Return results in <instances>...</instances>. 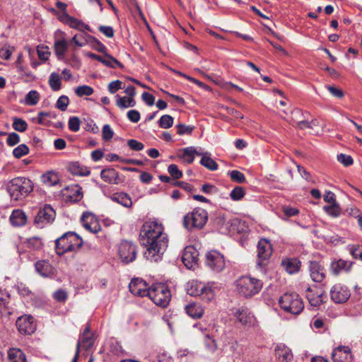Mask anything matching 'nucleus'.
<instances>
[{
  "label": "nucleus",
  "mask_w": 362,
  "mask_h": 362,
  "mask_svg": "<svg viewBox=\"0 0 362 362\" xmlns=\"http://www.w3.org/2000/svg\"><path fill=\"white\" fill-rule=\"evenodd\" d=\"M35 267L37 272L42 276L51 277L55 274L54 267L48 261H37Z\"/></svg>",
  "instance_id": "obj_23"
},
{
  "label": "nucleus",
  "mask_w": 362,
  "mask_h": 362,
  "mask_svg": "<svg viewBox=\"0 0 362 362\" xmlns=\"http://www.w3.org/2000/svg\"><path fill=\"white\" fill-rule=\"evenodd\" d=\"M55 218V211L50 205H45L40 209L35 218V222L40 227H43L45 224L49 223Z\"/></svg>",
  "instance_id": "obj_16"
},
{
  "label": "nucleus",
  "mask_w": 362,
  "mask_h": 362,
  "mask_svg": "<svg viewBox=\"0 0 362 362\" xmlns=\"http://www.w3.org/2000/svg\"><path fill=\"white\" fill-rule=\"evenodd\" d=\"M69 103V98L66 95H62L58 98L56 103V107L62 111H65L67 108Z\"/></svg>",
  "instance_id": "obj_55"
},
{
  "label": "nucleus",
  "mask_w": 362,
  "mask_h": 362,
  "mask_svg": "<svg viewBox=\"0 0 362 362\" xmlns=\"http://www.w3.org/2000/svg\"><path fill=\"white\" fill-rule=\"evenodd\" d=\"M187 292L193 296H200L203 300L211 301L215 296L212 284H205L197 280H192L187 285Z\"/></svg>",
  "instance_id": "obj_6"
},
{
  "label": "nucleus",
  "mask_w": 362,
  "mask_h": 362,
  "mask_svg": "<svg viewBox=\"0 0 362 362\" xmlns=\"http://www.w3.org/2000/svg\"><path fill=\"white\" fill-rule=\"evenodd\" d=\"M337 159L344 166H349L354 162L353 158L350 156L345 155L343 153H341L340 155H339L337 156Z\"/></svg>",
  "instance_id": "obj_64"
},
{
  "label": "nucleus",
  "mask_w": 362,
  "mask_h": 362,
  "mask_svg": "<svg viewBox=\"0 0 362 362\" xmlns=\"http://www.w3.org/2000/svg\"><path fill=\"white\" fill-rule=\"evenodd\" d=\"M352 267V262L344 259L332 261L330 264V269L334 275H338L341 272H349Z\"/></svg>",
  "instance_id": "obj_26"
},
{
  "label": "nucleus",
  "mask_w": 362,
  "mask_h": 362,
  "mask_svg": "<svg viewBox=\"0 0 362 362\" xmlns=\"http://www.w3.org/2000/svg\"><path fill=\"white\" fill-rule=\"evenodd\" d=\"M51 117L50 112H40L38 113L37 122L42 125L49 126V121L47 119V117Z\"/></svg>",
  "instance_id": "obj_61"
},
{
  "label": "nucleus",
  "mask_w": 362,
  "mask_h": 362,
  "mask_svg": "<svg viewBox=\"0 0 362 362\" xmlns=\"http://www.w3.org/2000/svg\"><path fill=\"white\" fill-rule=\"evenodd\" d=\"M325 211L332 217H338L341 214V209L337 203L330 204L329 206H325L323 207Z\"/></svg>",
  "instance_id": "obj_45"
},
{
  "label": "nucleus",
  "mask_w": 362,
  "mask_h": 362,
  "mask_svg": "<svg viewBox=\"0 0 362 362\" xmlns=\"http://www.w3.org/2000/svg\"><path fill=\"white\" fill-rule=\"evenodd\" d=\"M49 85L54 90H59L61 88V77L57 73H52L49 77Z\"/></svg>",
  "instance_id": "obj_42"
},
{
  "label": "nucleus",
  "mask_w": 362,
  "mask_h": 362,
  "mask_svg": "<svg viewBox=\"0 0 362 362\" xmlns=\"http://www.w3.org/2000/svg\"><path fill=\"white\" fill-rule=\"evenodd\" d=\"M279 304L285 312L297 315L304 309V303L300 296L295 292L285 293L279 300Z\"/></svg>",
  "instance_id": "obj_4"
},
{
  "label": "nucleus",
  "mask_w": 362,
  "mask_h": 362,
  "mask_svg": "<svg viewBox=\"0 0 362 362\" xmlns=\"http://www.w3.org/2000/svg\"><path fill=\"white\" fill-rule=\"evenodd\" d=\"M200 164L210 170L218 169V164L211 158V153L204 154L200 160Z\"/></svg>",
  "instance_id": "obj_38"
},
{
  "label": "nucleus",
  "mask_w": 362,
  "mask_h": 362,
  "mask_svg": "<svg viewBox=\"0 0 362 362\" xmlns=\"http://www.w3.org/2000/svg\"><path fill=\"white\" fill-rule=\"evenodd\" d=\"M272 254L271 243L266 239H261L257 244V267L262 269L266 267Z\"/></svg>",
  "instance_id": "obj_9"
},
{
  "label": "nucleus",
  "mask_w": 362,
  "mask_h": 362,
  "mask_svg": "<svg viewBox=\"0 0 362 362\" xmlns=\"http://www.w3.org/2000/svg\"><path fill=\"white\" fill-rule=\"evenodd\" d=\"M118 254L123 262H132L136 257V247L131 242L122 241L119 245Z\"/></svg>",
  "instance_id": "obj_12"
},
{
  "label": "nucleus",
  "mask_w": 362,
  "mask_h": 362,
  "mask_svg": "<svg viewBox=\"0 0 362 362\" xmlns=\"http://www.w3.org/2000/svg\"><path fill=\"white\" fill-rule=\"evenodd\" d=\"M78 345L79 349L82 346L83 349H89L93 345V339L91 336H80L76 346Z\"/></svg>",
  "instance_id": "obj_44"
},
{
  "label": "nucleus",
  "mask_w": 362,
  "mask_h": 362,
  "mask_svg": "<svg viewBox=\"0 0 362 362\" xmlns=\"http://www.w3.org/2000/svg\"><path fill=\"white\" fill-rule=\"evenodd\" d=\"M281 264L285 270L290 274L298 272L300 267V262L295 258L284 259Z\"/></svg>",
  "instance_id": "obj_31"
},
{
  "label": "nucleus",
  "mask_w": 362,
  "mask_h": 362,
  "mask_svg": "<svg viewBox=\"0 0 362 362\" xmlns=\"http://www.w3.org/2000/svg\"><path fill=\"white\" fill-rule=\"evenodd\" d=\"M281 210L284 213V216H285L282 217L283 219L297 216L299 214V210L297 208L287 205L282 206Z\"/></svg>",
  "instance_id": "obj_49"
},
{
  "label": "nucleus",
  "mask_w": 362,
  "mask_h": 362,
  "mask_svg": "<svg viewBox=\"0 0 362 362\" xmlns=\"http://www.w3.org/2000/svg\"><path fill=\"white\" fill-rule=\"evenodd\" d=\"M29 153V148L25 144H20L13 151V156L16 158L27 155Z\"/></svg>",
  "instance_id": "obj_50"
},
{
  "label": "nucleus",
  "mask_w": 362,
  "mask_h": 362,
  "mask_svg": "<svg viewBox=\"0 0 362 362\" xmlns=\"http://www.w3.org/2000/svg\"><path fill=\"white\" fill-rule=\"evenodd\" d=\"M80 119L77 117H71L69 119V128L71 131L76 132L80 129Z\"/></svg>",
  "instance_id": "obj_58"
},
{
  "label": "nucleus",
  "mask_w": 362,
  "mask_h": 362,
  "mask_svg": "<svg viewBox=\"0 0 362 362\" xmlns=\"http://www.w3.org/2000/svg\"><path fill=\"white\" fill-rule=\"evenodd\" d=\"M168 172L174 180L180 179L183 175L182 172L175 164H170L168 168Z\"/></svg>",
  "instance_id": "obj_52"
},
{
  "label": "nucleus",
  "mask_w": 362,
  "mask_h": 362,
  "mask_svg": "<svg viewBox=\"0 0 362 362\" xmlns=\"http://www.w3.org/2000/svg\"><path fill=\"white\" fill-rule=\"evenodd\" d=\"M83 245V240L74 232H67L55 240L56 253L61 256L66 252L78 250Z\"/></svg>",
  "instance_id": "obj_3"
},
{
  "label": "nucleus",
  "mask_w": 362,
  "mask_h": 362,
  "mask_svg": "<svg viewBox=\"0 0 362 362\" xmlns=\"http://www.w3.org/2000/svg\"><path fill=\"white\" fill-rule=\"evenodd\" d=\"M234 315L243 325H250L253 320V315L247 309H238Z\"/></svg>",
  "instance_id": "obj_29"
},
{
  "label": "nucleus",
  "mask_w": 362,
  "mask_h": 362,
  "mask_svg": "<svg viewBox=\"0 0 362 362\" xmlns=\"http://www.w3.org/2000/svg\"><path fill=\"white\" fill-rule=\"evenodd\" d=\"M101 179L110 184L117 185L122 182L119 173L113 168L103 169L100 173Z\"/></svg>",
  "instance_id": "obj_25"
},
{
  "label": "nucleus",
  "mask_w": 362,
  "mask_h": 362,
  "mask_svg": "<svg viewBox=\"0 0 362 362\" xmlns=\"http://www.w3.org/2000/svg\"><path fill=\"white\" fill-rule=\"evenodd\" d=\"M332 359L334 362H352L354 356L349 346H340L334 349Z\"/></svg>",
  "instance_id": "obj_19"
},
{
  "label": "nucleus",
  "mask_w": 362,
  "mask_h": 362,
  "mask_svg": "<svg viewBox=\"0 0 362 362\" xmlns=\"http://www.w3.org/2000/svg\"><path fill=\"white\" fill-rule=\"evenodd\" d=\"M74 92L78 97H83L91 95L94 90L92 87L87 85H83L76 87L74 90Z\"/></svg>",
  "instance_id": "obj_43"
},
{
  "label": "nucleus",
  "mask_w": 362,
  "mask_h": 362,
  "mask_svg": "<svg viewBox=\"0 0 362 362\" xmlns=\"http://www.w3.org/2000/svg\"><path fill=\"white\" fill-rule=\"evenodd\" d=\"M115 97L117 98L116 105L120 109L132 107L136 105V101L132 98L121 97L119 95H117Z\"/></svg>",
  "instance_id": "obj_34"
},
{
  "label": "nucleus",
  "mask_w": 362,
  "mask_h": 362,
  "mask_svg": "<svg viewBox=\"0 0 362 362\" xmlns=\"http://www.w3.org/2000/svg\"><path fill=\"white\" fill-rule=\"evenodd\" d=\"M204 344L206 349L211 352H214L217 349L215 340L208 334L204 337Z\"/></svg>",
  "instance_id": "obj_56"
},
{
  "label": "nucleus",
  "mask_w": 362,
  "mask_h": 362,
  "mask_svg": "<svg viewBox=\"0 0 362 362\" xmlns=\"http://www.w3.org/2000/svg\"><path fill=\"white\" fill-rule=\"evenodd\" d=\"M206 265L215 272L223 271L226 267L223 255L217 250H211L206 255Z\"/></svg>",
  "instance_id": "obj_10"
},
{
  "label": "nucleus",
  "mask_w": 362,
  "mask_h": 362,
  "mask_svg": "<svg viewBox=\"0 0 362 362\" xmlns=\"http://www.w3.org/2000/svg\"><path fill=\"white\" fill-rule=\"evenodd\" d=\"M208 221V212L202 208H196L184 217V226L188 230L202 228Z\"/></svg>",
  "instance_id": "obj_7"
},
{
  "label": "nucleus",
  "mask_w": 362,
  "mask_h": 362,
  "mask_svg": "<svg viewBox=\"0 0 362 362\" xmlns=\"http://www.w3.org/2000/svg\"><path fill=\"white\" fill-rule=\"evenodd\" d=\"M112 200L127 208L131 207L132 205L130 197L124 192L114 194L112 196Z\"/></svg>",
  "instance_id": "obj_32"
},
{
  "label": "nucleus",
  "mask_w": 362,
  "mask_h": 362,
  "mask_svg": "<svg viewBox=\"0 0 362 362\" xmlns=\"http://www.w3.org/2000/svg\"><path fill=\"white\" fill-rule=\"evenodd\" d=\"M195 148L189 146L183 148L181 158L187 163H192L194 160Z\"/></svg>",
  "instance_id": "obj_41"
},
{
  "label": "nucleus",
  "mask_w": 362,
  "mask_h": 362,
  "mask_svg": "<svg viewBox=\"0 0 362 362\" xmlns=\"http://www.w3.org/2000/svg\"><path fill=\"white\" fill-rule=\"evenodd\" d=\"M69 171L75 175L87 176L90 172L86 168L81 167L78 163H71L68 166Z\"/></svg>",
  "instance_id": "obj_35"
},
{
  "label": "nucleus",
  "mask_w": 362,
  "mask_h": 362,
  "mask_svg": "<svg viewBox=\"0 0 362 362\" xmlns=\"http://www.w3.org/2000/svg\"><path fill=\"white\" fill-rule=\"evenodd\" d=\"M114 132L109 124H105L102 129L103 139L105 141H110L112 139Z\"/></svg>",
  "instance_id": "obj_57"
},
{
  "label": "nucleus",
  "mask_w": 362,
  "mask_h": 362,
  "mask_svg": "<svg viewBox=\"0 0 362 362\" xmlns=\"http://www.w3.org/2000/svg\"><path fill=\"white\" fill-rule=\"evenodd\" d=\"M130 292L138 296L144 297L149 296V289L147 284L141 279H134L129 284Z\"/></svg>",
  "instance_id": "obj_18"
},
{
  "label": "nucleus",
  "mask_w": 362,
  "mask_h": 362,
  "mask_svg": "<svg viewBox=\"0 0 362 362\" xmlns=\"http://www.w3.org/2000/svg\"><path fill=\"white\" fill-rule=\"evenodd\" d=\"M10 221L14 226H23L26 223L27 217L22 210L16 209L12 212Z\"/></svg>",
  "instance_id": "obj_27"
},
{
  "label": "nucleus",
  "mask_w": 362,
  "mask_h": 362,
  "mask_svg": "<svg viewBox=\"0 0 362 362\" xmlns=\"http://www.w3.org/2000/svg\"><path fill=\"white\" fill-rule=\"evenodd\" d=\"M199 252L194 246H187L182 256L185 266L189 269H194L198 265Z\"/></svg>",
  "instance_id": "obj_13"
},
{
  "label": "nucleus",
  "mask_w": 362,
  "mask_h": 362,
  "mask_svg": "<svg viewBox=\"0 0 362 362\" xmlns=\"http://www.w3.org/2000/svg\"><path fill=\"white\" fill-rule=\"evenodd\" d=\"M128 146L132 150L139 151L144 149V146L141 142L135 139H130L127 142Z\"/></svg>",
  "instance_id": "obj_63"
},
{
  "label": "nucleus",
  "mask_w": 362,
  "mask_h": 362,
  "mask_svg": "<svg viewBox=\"0 0 362 362\" xmlns=\"http://www.w3.org/2000/svg\"><path fill=\"white\" fill-rule=\"evenodd\" d=\"M16 327L20 333L23 334H31L36 329V324L31 315H22L16 320Z\"/></svg>",
  "instance_id": "obj_15"
},
{
  "label": "nucleus",
  "mask_w": 362,
  "mask_h": 362,
  "mask_svg": "<svg viewBox=\"0 0 362 362\" xmlns=\"http://www.w3.org/2000/svg\"><path fill=\"white\" fill-rule=\"evenodd\" d=\"M148 297L156 305L165 308L171 299V293L167 285L159 283L152 285Z\"/></svg>",
  "instance_id": "obj_8"
},
{
  "label": "nucleus",
  "mask_w": 362,
  "mask_h": 362,
  "mask_svg": "<svg viewBox=\"0 0 362 362\" xmlns=\"http://www.w3.org/2000/svg\"><path fill=\"white\" fill-rule=\"evenodd\" d=\"M231 180L238 183H243L245 182L244 174L238 170H232L229 172Z\"/></svg>",
  "instance_id": "obj_53"
},
{
  "label": "nucleus",
  "mask_w": 362,
  "mask_h": 362,
  "mask_svg": "<svg viewBox=\"0 0 362 362\" xmlns=\"http://www.w3.org/2000/svg\"><path fill=\"white\" fill-rule=\"evenodd\" d=\"M65 23L69 25L71 28H76L78 30H82L86 29L87 30H89V26L81 21H78V19L70 16L69 15H66L65 16Z\"/></svg>",
  "instance_id": "obj_36"
},
{
  "label": "nucleus",
  "mask_w": 362,
  "mask_h": 362,
  "mask_svg": "<svg viewBox=\"0 0 362 362\" xmlns=\"http://www.w3.org/2000/svg\"><path fill=\"white\" fill-rule=\"evenodd\" d=\"M245 194V191L243 187L237 186L230 193V197L233 201L241 200Z\"/></svg>",
  "instance_id": "obj_46"
},
{
  "label": "nucleus",
  "mask_w": 362,
  "mask_h": 362,
  "mask_svg": "<svg viewBox=\"0 0 362 362\" xmlns=\"http://www.w3.org/2000/svg\"><path fill=\"white\" fill-rule=\"evenodd\" d=\"M101 63L110 68H116L117 66L120 68L123 67L122 63L109 54H105L103 56V60H101Z\"/></svg>",
  "instance_id": "obj_40"
},
{
  "label": "nucleus",
  "mask_w": 362,
  "mask_h": 362,
  "mask_svg": "<svg viewBox=\"0 0 362 362\" xmlns=\"http://www.w3.org/2000/svg\"><path fill=\"white\" fill-rule=\"evenodd\" d=\"M165 232L164 226L159 221L154 219H148L146 221L140 230V240L150 237L154 235H160V233Z\"/></svg>",
  "instance_id": "obj_11"
},
{
  "label": "nucleus",
  "mask_w": 362,
  "mask_h": 362,
  "mask_svg": "<svg viewBox=\"0 0 362 362\" xmlns=\"http://www.w3.org/2000/svg\"><path fill=\"white\" fill-rule=\"evenodd\" d=\"M330 296L334 303H344L349 300L351 293L346 286L336 284L330 290Z\"/></svg>",
  "instance_id": "obj_14"
},
{
  "label": "nucleus",
  "mask_w": 362,
  "mask_h": 362,
  "mask_svg": "<svg viewBox=\"0 0 362 362\" xmlns=\"http://www.w3.org/2000/svg\"><path fill=\"white\" fill-rule=\"evenodd\" d=\"M64 196L66 202H77L83 198L82 188L79 185H71L65 188Z\"/></svg>",
  "instance_id": "obj_21"
},
{
  "label": "nucleus",
  "mask_w": 362,
  "mask_h": 362,
  "mask_svg": "<svg viewBox=\"0 0 362 362\" xmlns=\"http://www.w3.org/2000/svg\"><path fill=\"white\" fill-rule=\"evenodd\" d=\"M122 82L119 80H116L110 82L108 85V91L113 94L117 92L118 90L123 88Z\"/></svg>",
  "instance_id": "obj_60"
},
{
  "label": "nucleus",
  "mask_w": 362,
  "mask_h": 362,
  "mask_svg": "<svg viewBox=\"0 0 362 362\" xmlns=\"http://www.w3.org/2000/svg\"><path fill=\"white\" fill-rule=\"evenodd\" d=\"M297 127L300 129H313L314 127L317 125V120H313L312 122H308V120H302L299 121L296 124Z\"/></svg>",
  "instance_id": "obj_54"
},
{
  "label": "nucleus",
  "mask_w": 362,
  "mask_h": 362,
  "mask_svg": "<svg viewBox=\"0 0 362 362\" xmlns=\"http://www.w3.org/2000/svg\"><path fill=\"white\" fill-rule=\"evenodd\" d=\"M275 356L276 362H292L293 360L291 350L284 344L276 346Z\"/></svg>",
  "instance_id": "obj_24"
},
{
  "label": "nucleus",
  "mask_w": 362,
  "mask_h": 362,
  "mask_svg": "<svg viewBox=\"0 0 362 362\" xmlns=\"http://www.w3.org/2000/svg\"><path fill=\"white\" fill-rule=\"evenodd\" d=\"M40 100V94L36 90L29 91L25 97L24 103L26 105H35Z\"/></svg>",
  "instance_id": "obj_39"
},
{
  "label": "nucleus",
  "mask_w": 362,
  "mask_h": 362,
  "mask_svg": "<svg viewBox=\"0 0 362 362\" xmlns=\"http://www.w3.org/2000/svg\"><path fill=\"white\" fill-rule=\"evenodd\" d=\"M16 67L17 69V71L18 72V74H20V76L21 77L25 76L28 78H35V76L32 74V72L30 71H29L26 67L23 66V64H19L18 66H16Z\"/></svg>",
  "instance_id": "obj_59"
},
{
  "label": "nucleus",
  "mask_w": 362,
  "mask_h": 362,
  "mask_svg": "<svg viewBox=\"0 0 362 362\" xmlns=\"http://www.w3.org/2000/svg\"><path fill=\"white\" fill-rule=\"evenodd\" d=\"M42 180L45 185L52 187L57 185L59 179L57 173L49 171L42 176Z\"/></svg>",
  "instance_id": "obj_37"
},
{
  "label": "nucleus",
  "mask_w": 362,
  "mask_h": 362,
  "mask_svg": "<svg viewBox=\"0 0 362 362\" xmlns=\"http://www.w3.org/2000/svg\"><path fill=\"white\" fill-rule=\"evenodd\" d=\"M310 275L313 281L321 282L325 278V269L317 262H310Z\"/></svg>",
  "instance_id": "obj_22"
},
{
  "label": "nucleus",
  "mask_w": 362,
  "mask_h": 362,
  "mask_svg": "<svg viewBox=\"0 0 362 362\" xmlns=\"http://www.w3.org/2000/svg\"><path fill=\"white\" fill-rule=\"evenodd\" d=\"M8 358L10 362H25V354L18 349H10L8 352Z\"/></svg>",
  "instance_id": "obj_33"
},
{
  "label": "nucleus",
  "mask_w": 362,
  "mask_h": 362,
  "mask_svg": "<svg viewBox=\"0 0 362 362\" xmlns=\"http://www.w3.org/2000/svg\"><path fill=\"white\" fill-rule=\"evenodd\" d=\"M187 314L192 318H200L204 314L203 308L198 303H192L185 306Z\"/></svg>",
  "instance_id": "obj_30"
},
{
  "label": "nucleus",
  "mask_w": 362,
  "mask_h": 362,
  "mask_svg": "<svg viewBox=\"0 0 362 362\" xmlns=\"http://www.w3.org/2000/svg\"><path fill=\"white\" fill-rule=\"evenodd\" d=\"M69 42L65 39L57 40L54 42V52L59 59H63L67 52Z\"/></svg>",
  "instance_id": "obj_28"
},
{
  "label": "nucleus",
  "mask_w": 362,
  "mask_h": 362,
  "mask_svg": "<svg viewBox=\"0 0 362 362\" xmlns=\"http://www.w3.org/2000/svg\"><path fill=\"white\" fill-rule=\"evenodd\" d=\"M13 128L18 132H25L28 128V124L27 122L23 120V119L14 117L13 118Z\"/></svg>",
  "instance_id": "obj_48"
},
{
  "label": "nucleus",
  "mask_w": 362,
  "mask_h": 362,
  "mask_svg": "<svg viewBox=\"0 0 362 362\" xmlns=\"http://www.w3.org/2000/svg\"><path fill=\"white\" fill-rule=\"evenodd\" d=\"M33 189V182L24 177H18L9 180L6 190L11 199L19 201L27 197Z\"/></svg>",
  "instance_id": "obj_2"
},
{
  "label": "nucleus",
  "mask_w": 362,
  "mask_h": 362,
  "mask_svg": "<svg viewBox=\"0 0 362 362\" xmlns=\"http://www.w3.org/2000/svg\"><path fill=\"white\" fill-rule=\"evenodd\" d=\"M173 117L169 115H163L159 121L158 125L160 128L168 129L170 128L173 124Z\"/></svg>",
  "instance_id": "obj_47"
},
{
  "label": "nucleus",
  "mask_w": 362,
  "mask_h": 362,
  "mask_svg": "<svg viewBox=\"0 0 362 362\" xmlns=\"http://www.w3.org/2000/svg\"><path fill=\"white\" fill-rule=\"evenodd\" d=\"M146 247L144 257L151 262H158L163 258V254L168 247V237L166 233L154 235L141 240Z\"/></svg>",
  "instance_id": "obj_1"
},
{
  "label": "nucleus",
  "mask_w": 362,
  "mask_h": 362,
  "mask_svg": "<svg viewBox=\"0 0 362 362\" xmlns=\"http://www.w3.org/2000/svg\"><path fill=\"white\" fill-rule=\"evenodd\" d=\"M83 226L93 233H97L100 230L101 227L98 218L90 212H85L81 218Z\"/></svg>",
  "instance_id": "obj_17"
},
{
  "label": "nucleus",
  "mask_w": 362,
  "mask_h": 362,
  "mask_svg": "<svg viewBox=\"0 0 362 362\" xmlns=\"http://www.w3.org/2000/svg\"><path fill=\"white\" fill-rule=\"evenodd\" d=\"M322 291L315 286H308L305 290V297L313 307H317L322 303Z\"/></svg>",
  "instance_id": "obj_20"
},
{
  "label": "nucleus",
  "mask_w": 362,
  "mask_h": 362,
  "mask_svg": "<svg viewBox=\"0 0 362 362\" xmlns=\"http://www.w3.org/2000/svg\"><path fill=\"white\" fill-rule=\"evenodd\" d=\"M20 141V136L15 132L10 133L6 139V143L10 146H13Z\"/></svg>",
  "instance_id": "obj_62"
},
{
  "label": "nucleus",
  "mask_w": 362,
  "mask_h": 362,
  "mask_svg": "<svg viewBox=\"0 0 362 362\" xmlns=\"http://www.w3.org/2000/svg\"><path fill=\"white\" fill-rule=\"evenodd\" d=\"M348 250L354 258L362 260V246L352 245L348 246Z\"/></svg>",
  "instance_id": "obj_51"
},
{
  "label": "nucleus",
  "mask_w": 362,
  "mask_h": 362,
  "mask_svg": "<svg viewBox=\"0 0 362 362\" xmlns=\"http://www.w3.org/2000/svg\"><path fill=\"white\" fill-rule=\"evenodd\" d=\"M235 286L239 294L248 298L259 293L262 287V283L257 279L243 276L236 280Z\"/></svg>",
  "instance_id": "obj_5"
}]
</instances>
